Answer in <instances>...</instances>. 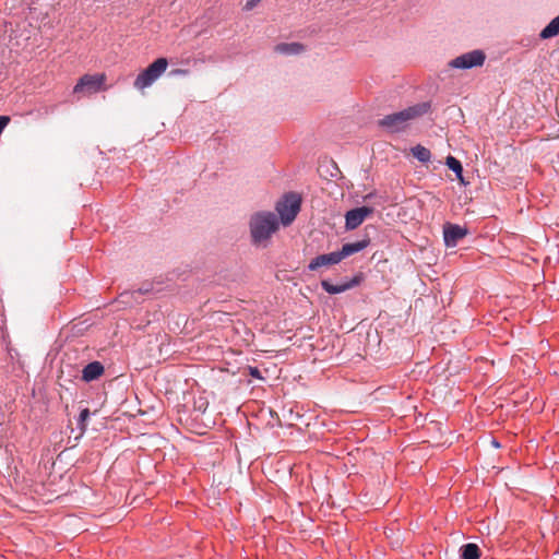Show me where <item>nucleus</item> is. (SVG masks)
Instances as JSON below:
<instances>
[{
	"instance_id": "1",
	"label": "nucleus",
	"mask_w": 559,
	"mask_h": 559,
	"mask_svg": "<svg viewBox=\"0 0 559 559\" xmlns=\"http://www.w3.org/2000/svg\"><path fill=\"white\" fill-rule=\"evenodd\" d=\"M249 228L252 242L258 246H265L272 235L278 230L280 221L275 213L260 211L251 215Z\"/></svg>"
},
{
	"instance_id": "2",
	"label": "nucleus",
	"mask_w": 559,
	"mask_h": 559,
	"mask_svg": "<svg viewBox=\"0 0 559 559\" xmlns=\"http://www.w3.org/2000/svg\"><path fill=\"white\" fill-rule=\"evenodd\" d=\"M427 110V104H416L399 112L383 117L379 124L390 132H399L404 130L408 126L409 121L423 116Z\"/></svg>"
},
{
	"instance_id": "3",
	"label": "nucleus",
	"mask_w": 559,
	"mask_h": 559,
	"mask_svg": "<svg viewBox=\"0 0 559 559\" xmlns=\"http://www.w3.org/2000/svg\"><path fill=\"white\" fill-rule=\"evenodd\" d=\"M301 206V198L295 192H289L283 195L276 202L275 210L280 215V222L284 226L290 225L298 215Z\"/></svg>"
},
{
	"instance_id": "4",
	"label": "nucleus",
	"mask_w": 559,
	"mask_h": 559,
	"mask_svg": "<svg viewBox=\"0 0 559 559\" xmlns=\"http://www.w3.org/2000/svg\"><path fill=\"white\" fill-rule=\"evenodd\" d=\"M168 61L166 58H158L151 63L146 69L140 72L134 80V87L136 90H144L151 86L167 69Z\"/></svg>"
},
{
	"instance_id": "5",
	"label": "nucleus",
	"mask_w": 559,
	"mask_h": 559,
	"mask_svg": "<svg viewBox=\"0 0 559 559\" xmlns=\"http://www.w3.org/2000/svg\"><path fill=\"white\" fill-rule=\"evenodd\" d=\"M106 81L105 74H85L73 87L74 94L92 95L103 90Z\"/></svg>"
},
{
	"instance_id": "6",
	"label": "nucleus",
	"mask_w": 559,
	"mask_h": 559,
	"mask_svg": "<svg viewBox=\"0 0 559 559\" xmlns=\"http://www.w3.org/2000/svg\"><path fill=\"white\" fill-rule=\"evenodd\" d=\"M486 55L483 50L476 49L456 57V69H472L481 67Z\"/></svg>"
},
{
	"instance_id": "7",
	"label": "nucleus",
	"mask_w": 559,
	"mask_h": 559,
	"mask_svg": "<svg viewBox=\"0 0 559 559\" xmlns=\"http://www.w3.org/2000/svg\"><path fill=\"white\" fill-rule=\"evenodd\" d=\"M373 213L372 207L361 206L348 211L345 214V227L348 230H353L360 226L364 221Z\"/></svg>"
},
{
	"instance_id": "8",
	"label": "nucleus",
	"mask_w": 559,
	"mask_h": 559,
	"mask_svg": "<svg viewBox=\"0 0 559 559\" xmlns=\"http://www.w3.org/2000/svg\"><path fill=\"white\" fill-rule=\"evenodd\" d=\"M342 261L337 251L320 254L313 258L309 264L308 270L318 271L321 267H326L331 265H335Z\"/></svg>"
},
{
	"instance_id": "9",
	"label": "nucleus",
	"mask_w": 559,
	"mask_h": 559,
	"mask_svg": "<svg viewBox=\"0 0 559 559\" xmlns=\"http://www.w3.org/2000/svg\"><path fill=\"white\" fill-rule=\"evenodd\" d=\"M359 283H360L359 276H355L352 280H349L345 283L338 284V285H334V284L330 283L328 280H323V281H321V287L328 294L335 295V294H341L348 289H352V288L356 287L357 285H359Z\"/></svg>"
},
{
	"instance_id": "10",
	"label": "nucleus",
	"mask_w": 559,
	"mask_h": 559,
	"mask_svg": "<svg viewBox=\"0 0 559 559\" xmlns=\"http://www.w3.org/2000/svg\"><path fill=\"white\" fill-rule=\"evenodd\" d=\"M369 245H370V239L368 237H365L361 240H358L356 242L344 243L342 246L341 250H338L337 252H338L341 259L343 260L347 257H350L355 253L362 251Z\"/></svg>"
},
{
	"instance_id": "11",
	"label": "nucleus",
	"mask_w": 559,
	"mask_h": 559,
	"mask_svg": "<svg viewBox=\"0 0 559 559\" xmlns=\"http://www.w3.org/2000/svg\"><path fill=\"white\" fill-rule=\"evenodd\" d=\"M105 368L99 361H92L87 364L82 370V380L92 382L103 376Z\"/></svg>"
},
{
	"instance_id": "12",
	"label": "nucleus",
	"mask_w": 559,
	"mask_h": 559,
	"mask_svg": "<svg viewBox=\"0 0 559 559\" xmlns=\"http://www.w3.org/2000/svg\"><path fill=\"white\" fill-rule=\"evenodd\" d=\"M275 52L286 56L299 55L305 51V46L300 43H281L274 47Z\"/></svg>"
},
{
	"instance_id": "13",
	"label": "nucleus",
	"mask_w": 559,
	"mask_h": 559,
	"mask_svg": "<svg viewBox=\"0 0 559 559\" xmlns=\"http://www.w3.org/2000/svg\"><path fill=\"white\" fill-rule=\"evenodd\" d=\"M459 551L461 559H479L481 555L480 548L474 543L461 546Z\"/></svg>"
},
{
	"instance_id": "14",
	"label": "nucleus",
	"mask_w": 559,
	"mask_h": 559,
	"mask_svg": "<svg viewBox=\"0 0 559 559\" xmlns=\"http://www.w3.org/2000/svg\"><path fill=\"white\" fill-rule=\"evenodd\" d=\"M559 35V15L552 19L540 32L542 39H549Z\"/></svg>"
},
{
	"instance_id": "15",
	"label": "nucleus",
	"mask_w": 559,
	"mask_h": 559,
	"mask_svg": "<svg viewBox=\"0 0 559 559\" xmlns=\"http://www.w3.org/2000/svg\"><path fill=\"white\" fill-rule=\"evenodd\" d=\"M411 152H412L413 156L421 163H427L430 160V157H431L430 151L423 145L418 144V145L412 147Z\"/></svg>"
},
{
	"instance_id": "16",
	"label": "nucleus",
	"mask_w": 559,
	"mask_h": 559,
	"mask_svg": "<svg viewBox=\"0 0 559 559\" xmlns=\"http://www.w3.org/2000/svg\"><path fill=\"white\" fill-rule=\"evenodd\" d=\"M444 242L448 247L454 246V225L447 223L443 230Z\"/></svg>"
},
{
	"instance_id": "17",
	"label": "nucleus",
	"mask_w": 559,
	"mask_h": 559,
	"mask_svg": "<svg viewBox=\"0 0 559 559\" xmlns=\"http://www.w3.org/2000/svg\"><path fill=\"white\" fill-rule=\"evenodd\" d=\"M207 406H209V402H207L206 397H204V396H199L193 402L194 409L201 414L205 413V411L207 409Z\"/></svg>"
},
{
	"instance_id": "18",
	"label": "nucleus",
	"mask_w": 559,
	"mask_h": 559,
	"mask_svg": "<svg viewBox=\"0 0 559 559\" xmlns=\"http://www.w3.org/2000/svg\"><path fill=\"white\" fill-rule=\"evenodd\" d=\"M90 416H91V413H90L88 408H84L81 411L80 417L78 420V426L80 427L81 430L84 431L86 429V425H87V420H88Z\"/></svg>"
},
{
	"instance_id": "19",
	"label": "nucleus",
	"mask_w": 559,
	"mask_h": 559,
	"mask_svg": "<svg viewBox=\"0 0 559 559\" xmlns=\"http://www.w3.org/2000/svg\"><path fill=\"white\" fill-rule=\"evenodd\" d=\"M456 181L463 186H467L469 181L463 176V166L461 162L456 159Z\"/></svg>"
},
{
	"instance_id": "20",
	"label": "nucleus",
	"mask_w": 559,
	"mask_h": 559,
	"mask_svg": "<svg viewBox=\"0 0 559 559\" xmlns=\"http://www.w3.org/2000/svg\"><path fill=\"white\" fill-rule=\"evenodd\" d=\"M467 234H468V230L466 227L456 225V243L460 240H462Z\"/></svg>"
},
{
	"instance_id": "21",
	"label": "nucleus",
	"mask_w": 559,
	"mask_h": 559,
	"mask_svg": "<svg viewBox=\"0 0 559 559\" xmlns=\"http://www.w3.org/2000/svg\"><path fill=\"white\" fill-rule=\"evenodd\" d=\"M262 0H247L243 10L251 11L254 9Z\"/></svg>"
},
{
	"instance_id": "22",
	"label": "nucleus",
	"mask_w": 559,
	"mask_h": 559,
	"mask_svg": "<svg viewBox=\"0 0 559 559\" xmlns=\"http://www.w3.org/2000/svg\"><path fill=\"white\" fill-rule=\"evenodd\" d=\"M445 164H447V166L449 167V169H451V170H453V171H454V165H455L454 156L449 155V156L447 157Z\"/></svg>"
},
{
	"instance_id": "23",
	"label": "nucleus",
	"mask_w": 559,
	"mask_h": 559,
	"mask_svg": "<svg viewBox=\"0 0 559 559\" xmlns=\"http://www.w3.org/2000/svg\"><path fill=\"white\" fill-rule=\"evenodd\" d=\"M250 374L253 377H259V370L257 368H253V369H251Z\"/></svg>"
},
{
	"instance_id": "24",
	"label": "nucleus",
	"mask_w": 559,
	"mask_h": 559,
	"mask_svg": "<svg viewBox=\"0 0 559 559\" xmlns=\"http://www.w3.org/2000/svg\"><path fill=\"white\" fill-rule=\"evenodd\" d=\"M491 444L495 447V448H499L500 447V443L497 441V439H492L491 440Z\"/></svg>"
},
{
	"instance_id": "25",
	"label": "nucleus",
	"mask_w": 559,
	"mask_h": 559,
	"mask_svg": "<svg viewBox=\"0 0 559 559\" xmlns=\"http://www.w3.org/2000/svg\"><path fill=\"white\" fill-rule=\"evenodd\" d=\"M473 345H474V342H466V343H465V347H466L467 349H471V348L473 347Z\"/></svg>"
},
{
	"instance_id": "26",
	"label": "nucleus",
	"mask_w": 559,
	"mask_h": 559,
	"mask_svg": "<svg viewBox=\"0 0 559 559\" xmlns=\"http://www.w3.org/2000/svg\"><path fill=\"white\" fill-rule=\"evenodd\" d=\"M127 297H128V294H127V293H123V294H121V295H120V298H122V299H124V298H127Z\"/></svg>"
},
{
	"instance_id": "27",
	"label": "nucleus",
	"mask_w": 559,
	"mask_h": 559,
	"mask_svg": "<svg viewBox=\"0 0 559 559\" xmlns=\"http://www.w3.org/2000/svg\"><path fill=\"white\" fill-rule=\"evenodd\" d=\"M176 73L183 74V73H186V71H183V70H177V71H176Z\"/></svg>"
},
{
	"instance_id": "28",
	"label": "nucleus",
	"mask_w": 559,
	"mask_h": 559,
	"mask_svg": "<svg viewBox=\"0 0 559 559\" xmlns=\"http://www.w3.org/2000/svg\"><path fill=\"white\" fill-rule=\"evenodd\" d=\"M450 67H454V60L449 61Z\"/></svg>"
}]
</instances>
